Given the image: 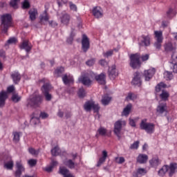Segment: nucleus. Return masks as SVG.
<instances>
[{
  "label": "nucleus",
  "mask_w": 177,
  "mask_h": 177,
  "mask_svg": "<svg viewBox=\"0 0 177 177\" xmlns=\"http://www.w3.org/2000/svg\"><path fill=\"white\" fill-rule=\"evenodd\" d=\"M93 78H95V73L93 71H85L78 78V82H80L84 86H91L93 84Z\"/></svg>",
  "instance_id": "nucleus-1"
},
{
  "label": "nucleus",
  "mask_w": 177,
  "mask_h": 177,
  "mask_svg": "<svg viewBox=\"0 0 177 177\" xmlns=\"http://www.w3.org/2000/svg\"><path fill=\"white\" fill-rule=\"evenodd\" d=\"M9 27H12V15L5 14L1 16V28L3 32H8Z\"/></svg>",
  "instance_id": "nucleus-2"
},
{
  "label": "nucleus",
  "mask_w": 177,
  "mask_h": 177,
  "mask_svg": "<svg viewBox=\"0 0 177 177\" xmlns=\"http://www.w3.org/2000/svg\"><path fill=\"white\" fill-rule=\"evenodd\" d=\"M42 103V96L39 95H32L28 100V107H39Z\"/></svg>",
  "instance_id": "nucleus-3"
},
{
  "label": "nucleus",
  "mask_w": 177,
  "mask_h": 177,
  "mask_svg": "<svg viewBox=\"0 0 177 177\" xmlns=\"http://www.w3.org/2000/svg\"><path fill=\"white\" fill-rule=\"evenodd\" d=\"M140 129H143L147 133H153L156 128V125L153 123L147 122V119H143L140 124Z\"/></svg>",
  "instance_id": "nucleus-4"
},
{
  "label": "nucleus",
  "mask_w": 177,
  "mask_h": 177,
  "mask_svg": "<svg viewBox=\"0 0 177 177\" xmlns=\"http://www.w3.org/2000/svg\"><path fill=\"white\" fill-rule=\"evenodd\" d=\"M127 125V121L120 119L116 121L114 124L113 132L115 135L118 138V139H121V131L123 127Z\"/></svg>",
  "instance_id": "nucleus-5"
},
{
  "label": "nucleus",
  "mask_w": 177,
  "mask_h": 177,
  "mask_svg": "<svg viewBox=\"0 0 177 177\" xmlns=\"http://www.w3.org/2000/svg\"><path fill=\"white\" fill-rule=\"evenodd\" d=\"M140 55L138 53L131 54L130 55V66L133 69L140 67Z\"/></svg>",
  "instance_id": "nucleus-6"
},
{
  "label": "nucleus",
  "mask_w": 177,
  "mask_h": 177,
  "mask_svg": "<svg viewBox=\"0 0 177 177\" xmlns=\"http://www.w3.org/2000/svg\"><path fill=\"white\" fill-rule=\"evenodd\" d=\"M84 107L86 111H91V110H92L93 109L94 110V113H99V110L100 109V106H99V104L95 103L94 101L86 102Z\"/></svg>",
  "instance_id": "nucleus-7"
},
{
  "label": "nucleus",
  "mask_w": 177,
  "mask_h": 177,
  "mask_svg": "<svg viewBox=\"0 0 177 177\" xmlns=\"http://www.w3.org/2000/svg\"><path fill=\"white\" fill-rule=\"evenodd\" d=\"M155 37L156 38V41L154 43V47L158 50L161 49V44H162V31H155Z\"/></svg>",
  "instance_id": "nucleus-8"
},
{
  "label": "nucleus",
  "mask_w": 177,
  "mask_h": 177,
  "mask_svg": "<svg viewBox=\"0 0 177 177\" xmlns=\"http://www.w3.org/2000/svg\"><path fill=\"white\" fill-rule=\"evenodd\" d=\"M139 45L140 46H150L151 37L150 35H142L139 37Z\"/></svg>",
  "instance_id": "nucleus-9"
},
{
  "label": "nucleus",
  "mask_w": 177,
  "mask_h": 177,
  "mask_svg": "<svg viewBox=\"0 0 177 177\" xmlns=\"http://www.w3.org/2000/svg\"><path fill=\"white\" fill-rule=\"evenodd\" d=\"M16 168L17 170L15 171V176L21 177V174L26 171V168H24V166H23L21 160H17L16 162Z\"/></svg>",
  "instance_id": "nucleus-10"
},
{
  "label": "nucleus",
  "mask_w": 177,
  "mask_h": 177,
  "mask_svg": "<svg viewBox=\"0 0 177 177\" xmlns=\"http://www.w3.org/2000/svg\"><path fill=\"white\" fill-rule=\"evenodd\" d=\"M90 46L91 44L89 43V39L86 35H83V37L82 39V49L83 52H84L85 53L86 52H88Z\"/></svg>",
  "instance_id": "nucleus-11"
},
{
  "label": "nucleus",
  "mask_w": 177,
  "mask_h": 177,
  "mask_svg": "<svg viewBox=\"0 0 177 177\" xmlns=\"http://www.w3.org/2000/svg\"><path fill=\"white\" fill-rule=\"evenodd\" d=\"M156 74V68H151L144 71V77L145 81H149L151 78H153V75Z\"/></svg>",
  "instance_id": "nucleus-12"
},
{
  "label": "nucleus",
  "mask_w": 177,
  "mask_h": 177,
  "mask_svg": "<svg viewBox=\"0 0 177 177\" xmlns=\"http://www.w3.org/2000/svg\"><path fill=\"white\" fill-rule=\"evenodd\" d=\"M156 74V68H151L144 71V77L145 81H149L151 78H153V75Z\"/></svg>",
  "instance_id": "nucleus-13"
},
{
  "label": "nucleus",
  "mask_w": 177,
  "mask_h": 177,
  "mask_svg": "<svg viewBox=\"0 0 177 177\" xmlns=\"http://www.w3.org/2000/svg\"><path fill=\"white\" fill-rule=\"evenodd\" d=\"M59 20L64 26H68L70 24V20H71V17L67 13H63L60 16Z\"/></svg>",
  "instance_id": "nucleus-14"
},
{
  "label": "nucleus",
  "mask_w": 177,
  "mask_h": 177,
  "mask_svg": "<svg viewBox=\"0 0 177 177\" xmlns=\"http://www.w3.org/2000/svg\"><path fill=\"white\" fill-rule=\"evenodd\" d=\"M93 15L95 19H102L103 16V9L99 6H95L93 8Z\"/></svg>",
  "instance_id": "nucleus-15"
},
{
  "label": "nucleus",
  "mask_w": 177,
  "mask_h": 177,
  "mask_svg": "<svg viewBox=\"0 0 177 177\" xmlns=\"http://www.w3.org/2000/svg\"><path fill=\"white\" fill-rule=\"evenodd\" d=\"M40 82H42L44 84V85L41 87L42 93H48L49 91H50V84H49V82H48V80L44 78L41 80H40Z\"/></svg>",
  "instance_id": "nucleus-16"
},
{
  "label": "nucleus",
  "mask_w": 177,
  "mask_h": 177,
  "mask_svg": "<svg viewBox=\"0 0 177 177\" xmlns=\"http://www.w3.org/2000/svg\"><path fill=\"white\" fill-rule=\"evenodd\" d=\"M94 78L100 85H106V75L104 73H100V75L94 73Z\"/></svg>",
  "instance_id": "nucleus-17"
},
{
  "label": "nucleus",
  "mask_w": 177,
  "mask_h": 177,
  "mask_svg": "<svg viewBox=\"0 0 177 177\" xmlns=\"http://www.w3.org/2000/svg\"><path fill=\"white\" fill-rule=\"evenodd\" d=\"M109 77L110 80H115L116 77H118V72L115 68V65L112 66L109 69Z\"/></svg>",
  "instance_id": "nucleus-18"
},
{
  "label": "nucleus",
  "mask_w": 177,
  "mask_h": 177,
  "mask_svg": "<svg viewBox=\"0 0 177 177\" xmlns=\"http://www.w3.org/2000/svg\"><path fill=\"white\" fill-rule=\"evenodd\" d=\"M62 81L65 85H70V84H74V77L71 75H64L62 77Z\"/></svg>",
  "instance_id": "nucleus-19"
},
{
  "label": "nucleus",
  "mask_w": 177,
  "mask_h": 177,
  "mask_svg": "<svg viewBox=\"0 0 177 177\" xmlns=\"http://www.w3.org/2000/svg\"><path fill=\"white\" fill-rule=\"evenodd\" d=\"M21 49H24L27 53L32 48V45L28 41H24L20 46Z\"/></svg>",
  "instance_id": "nucleus-20"
},
{
  "label": "nucleus",
  "mask_w": 177,
  "mask_h": 177,
  "mask_svg": "<svg viewBox=\"0 0 177 177\" xmlns=\"http://www.w3.org/2000/svg\"><path fill=\"white\" fill-rule=\"evenodd\" d=\"M59 174L64 177H75L70 172V170L65 167L59 168Z\"/></svg>",
  "instance_id": "nucleus-21"
},
{
  "label": "nucleus",
  "mask_w": 177,
  "mask_h": 177,
  "mask_svg": "<svg viewBox=\"0 0 177 177\" xmlns=\"http://www.w3.org/2000/svg\"><path fill=\"white\" fill-rule=\"evenodd\" d=\"M11 78L14 82V84H17L20 82V80H21V75L19 73V71H14L11 73Z\"/></svg>",
  "instance_id": "nucleus-22"
},
{
  "label": "nucleus",
  "mask_w": 177,
  "mask_h": 177,
  "mask_svg": "<svg viewBox=\"0 0 177 177\" xmlns=\"http://www.w3.org/2000/svg\"><path fill=\"white\" fill-rule=\"evenodd\" d=\"M8 99V92L1 91L0 92V107L5 106V102Z\"/></svg>",
  "instance_id": "nucleus-23"
},
{
  "label": "nucleus",
  "mask_w": 177,
  "mask_h": 177,
  "mask_svg": "<svg viewBox=\"0 0 177 177\" xmlns=\"http://www.w3.org/2000/svg\"><path fill=\"white\" fill-rule=\"evenodd\" d=\"M156 111L158 114H164V113H167V104H159L158 106H157Z\"/></svg>",
  "instance_id": "nucleus-24"
},
{
  "label": "nucleus",
  "mask_w": 177,
  "mask_h": 177,
  "mask_svg": "<svg viewBox=\"0 0 177 177\" xmlns=\"http://www.w3.org/2000/svg\"><path fill=\"white\" fill-rule=\"evenodd\" d=\"M131 84H133V85L138 86H140L142 84V82L140 80V73L139 72H136L134 74V77L133 78Z\"/></svg>",
  "instance_id": "nucleus-25"
},
{
  "label": "nucleus",
  "mask_w": 177,
  "mask_h": 177,
  "mask_svg": "<svg viewBox=\"0 0 177 177\" xmlns=\"http://www.w3.org/2000/svg\"><path fill=\"white\" fill-rule=\"evenodd\" d=\"M164 48L166 52H172V50L176 49V46L173 44L172 42L168 41L164 45Z\"/></svg>",
  "instance_id": "nucleus-26"
},
{
  "label": "nucleus",
  "mask_w": 177,
  "mask_h": 177,
  "mask_svg": "<svg viewBox=\"0 0 177 177\" xmlns=\"http://www.w3.org/2000/svg\"><path fill=\"white\" fill-rule=\"evenodd\" d=\"M147 160H149V156L146 154L140 153L137 157V162H139V164H145V162H147Z\"/></svg>",
  "instance_id": "nucleus-27"
},
{
  "label": "nucleus",
  "mask_w": 177,
  "mask_h": 177,
  "mask_svg": "<svg viewBox=\"0 0 177 177\" xmlns=\"http://www.w3.org/2000/svg\"><path fill=\"white\" fill-rule=\"evenodd\" d=\"M107 158V151H102V156L99 158V160L97 164V167H100L103 162H106V159Z\"/></svg>",
  "instance_id": "nucleus-28"
},
{
  "label": "nucleus",
  "mask_w": 177,
  "mask_h": 177,
  "mask_svg": "<svg viewBox=\"0 0 177 177\" xmlns=\"http://www.w3.org/2000/svg\"><path fill=\"white\" fill-rule=\"evenodd\" d=\"M131 110H132V104H129L123 109V111L122 112V115H124V117H128L129 115V113H131Z\"/></svg>",
  "instance_id": "nucleus-29"
},
{
  "label": "nucleus",
  "mask_w": 177,
  "mask_h": 177,
  "mask_svg": "<svg viewBox=\"0 0 177 177\" xmlns=\"http://www.w3.org/2000/svg\"><path fill=\"white\" fill-rule=\"evenodd\" d=\"M41 23H45L46 21H49V15L45 10L39 17Z\"/></svg>",
  "instance_id": "nucleus-30"
},
{
  "label": "nucleus",
  "mask_w": 177,
  "mask_h": 177,
  "mask_svg": "<svg viewBox=\"0 0 177 177\" xmlns=\"http://www.w3.org/2000/svg\"><path fill=\"white\" fill-rule=\"evenodd\" d=\"M37 15H38V11L37 9L33 8L29 10L30 19L34 21L37 19Z\"/></svg>",
  "instance_id": "nucleus-31"
},
{
  "label": "nucleus",
  "mask_w": 177,
  "mask_h": 177,
  "mask_svg": "<svg viewBox=\"0 0 177 177\" xmlns=\"http://www.w3.org/2000/svg\"><path fill=\"white\" fill-rule=\"evenodd\" d=\"M177 169V164L176 163H171L169 167V176H172L175 174V171Z\"/></svg>",
  "instance_id": "nucleus-32"
},
{
  "label": "nucleus",
  "mask_w": 177,
  "mask_h": 177,
  "mask_svg": "<svg viewBox=\"0 0 177 177\" xmlns=\"http://www.w3.org/2000/svg\"><path fill=\"white\" fill-rule=\"evenodd\" d=\"M110 102H111V97L109 96L108 95L102 96L101 102L103 106H107L108 104H109Z\"/></svg>",
  "instance_id": "nucleus-33"
},
{
  "label": "nucleus",
  "mask_w": 177,
  "mask_h": 177,
  "mask_svg": "<svg viewBox=\"0 0 177 177\" xmlns=\"http://www.w3.org/2000/svg\"><path fill=\"white\" fill-rule=\"evenodd\" d=\"M106 135H107V129L103 127H100L97 131L96 136H106Z\"/></svg>",
  "instance_id": "nucleus-34"
},
{
  "label": "nucleus",
  "mask_w": 177,
  "mask_h": 177,
  "mask_svg": "<svg viewBox=\"0 0 177 177\" xmlns=\"http://www.w3.org/2000/svg\"><path fill=\"white\" fill-rule=\"evenodd\" d=\"M149 163L152 167H158L161 164V161H160L158 157H155L149 160Z\"/></svg>",
  "instance_id": "nucleus-35"
},
{
  "label": "nucleus",
  "mask_w": 177,
  "mask_h": 177,
  "mask_svg": "<svg viewBox=\"0 0 177 177\" xmlns=\"http://www.w3.org/2000/svg\"><path fill=\"white\" fill-rule=\"evenodd\" d=\"M169 169V166H168V165L163 166L158 171V175H160V176H164V175H165V174H167V172H168Z\"/></svg>",
  "instance_id": "nucleus-36"
},
{
  "label": "nucleus",
  "mask_w": 177,
  "mask_h": 177,
  "mask_svg": "<svg viewBox=\"0 0 177 177\" xmlns=\"http://www.w3.org/2000/svg\"><path fill=\"white\" fill-rule=\"evenodd\" d=\"M164 88H167V84H165L164 82H160L158 84H157V86H156L155 91L157 93H158V92H162V89H164Z\"/></svg>",
  "instance_id": "nucleus-37"
},
{
  "label": "nucleus",
  "mask_w": 177,
  "mask_h": 177,
  "mask_svg": "<svg viewBox=\"0 0 177 177\" xmlns=\"http://www.w3.org/2000/svg\"><path fill=\"white\" fill-rule=\"evenodd\" d=\"M13 135V142L17 143L20 140V136L21 135V132L15 131L12 133Z\"/></svg>",
  "instance_id": "nucleus-38"
},
{
  "label": "nucleus",
  "mask_w": 177,
  "mask_h": 177,
  "mask_svg": "<svg viewBox=\"0 0 177 177\" xmlns=\"http://www.w3.org/2000/svg\"><path fill=\"white\" fill-rule=\"evenodd\" d=\"M164 78L167 81H171V80H172V78H174V75L172 74V72L165 71V73H164Z\"/></svg>",
  "instance_id": "nucleus-39"
},
{
  "label": "nucleus",
  "mask_w": 177,
  "mask_h": 177,
  "mask_svg": "<svg viewBox=\"0 0 177 177\" xmlns=\"http://www.w3.org/2000/svg\"><path fill=\"white\" fill-rule=\"evenodd\" d=\"M175 16V12H174V10L169 9V10L167 12L165 15V19H172Z\"/></svg>",
  "instance_id": "nucleus-40"
},
{
  "label": "nucleus",
  "mask_w": 177,
  "mask_h": 177,
  "mask_svg": "<svg viewBox=\"0 0 177 177\" xmlns=\"http://www.w3.org/2000/svg\"><path fill=\"white\" fill-rule=\"evenodd\" d=\"M64 164L65 165H66V167L71 168V169H73V168H75V163L72 160H68L64 162Z\"/></svg>",
  "instance_id": "nucleus-41"
},
{
  "label": "nucleus",
  "mask_w": 177,
  "mask_h": 177,
  "mask_svg": "<svg viewBox=\"0 0 177 177\" xmlns=\"http://www.w3.org/2000/svg\"><path fill=\"white\" fill-rule=\"evenodd\" d=\"M160 97L162 100H167L169 97V93L165 91H162V93L160 94Z\"/></svg>",
  "instance_id": "nucleus-42"
},
{
  "label": "nucleus",
  "mask_w": 177,
  "mask_h": 177,
  "mask_svg": "<svg viewBox=\"0 0 177 177\" xmlns=\"http://www.w3.org/2000/svg\"><path fill=\"white\" fill-rule=\"evenodd\" d=\"M63 73H64V68L61 66L55 70V75L56 77H60Z\"/></svg>",
  "instance_id": "nucleus-43"
},
{
  "label": "nucleus",
  "mask_w": 177,
  "mask_h": 177,
  "mask_svg": "<svg viewBox=\"0 0 177 177\" xmlns=\"http://www.w3.org/2000/svg\"><path fill=\"white\" fill-rule=\"evenodd\" d=\"M30 124L32 125H37V124H39V118L35 117L33 115L30 119Z\"/></svg>",
  "instance_id": "nucleus-44"
},
{
  "label": "nucleus",
  "mask_w": 177,
  "mask_h": 177,
  "mask_svg": "<svg viewBox=\"0 0 177 177\" xmlns=\"http://www.w3.org/2000/svg\"><path fill=\"white\" fill-rule=\"evenodd\" d=\"M138 120H139V118H136L135 119L129 118V125L133 128H135V127H136V122H138Z\"/></svg>",
  "instance_id": "nucleus-45"
},
{
  "label": "nucleus",
  "mask_w": 177,
  "mask_h": 177,
  "mask_svg": "<svg viewBox=\"0 0 177 177\" xmlns=\"http://www.w3.org/2000/svg\"><path fill=\"white\" fill-rule=\"evenodd\" d=\"M52 156H60V149L59 147H55L54 149H51Z\"/></svg>",
  "instance_id": "nucleus-46"
},
{
  "label": "nucleus",
  "mask_w": 177,
  "mask_h": 177,
  "mask_svg": "<svg viewBox=\"0 0 177 177\" xmlns=\"http://www.w3.org/2000/svg\"><path fill=\"white\" fill-rule=\"evenodd\" d=\"M139 141H135L133 144L130 145V150H138V149H139Z\"/></svg>",
  "instance_id": "nucleus-47"
},
{
  "label": "nucleus",
  "mask_w": 177,
  "mask_h": 177,
  "mask_svg": "<svg viewBox=\"0 0 177 177\" xmlns=\"http://www.w3.org/2000/svg\"><path fill=\"white\" fill-rule=\"evenodd\" d=\"M77 95L79 97H85V96H86V91H85V89H84V88H81L79 89Z\"/></svg>",
  "instance_id": "nucleus-48"
},
{
  "label": "nucleus",
  "mask_w": 177,
  "mask_h": 177,
  "mask_svg": "<svg viewBox=\"0 0 177 177\" xmlns=\"http://www.w3.org/2000/svg\"><path fill=\"white\" fill-rule=\"evenodd\" d=\"M4 168L6 169H13V160H10L4 164Z\"/></svg>",
  "instance_id": "nucleus-49"
},
{
  "label": "nucleus",
  "mask_w": 177,
  "mask_h": 177,
  "mask_svg": "<svg viewBox=\"0 0 177 177\" xmlns=\"http://www.w3.org/2000/svg\"><path fill=\"white\" fill-rule=\"evenodd\" d=\"M137 98H138V95L132 93H129L128 95L126 97L127 100H136V99Z\"/></svg>",
  "instance_id": "nucleus-50"
},
{
  "label": "nucleus",
  "mask_w": 177,
  "mask_h": 177,
  "mask_svg": "<svg viewBox=\"0 0 177 177\" xmlns=\"http://www.w3.org/2000/svg\"><path fill=\"white\" fill-rule=\"evenodd\" d=\"M170 67L173 73H174L175 74H177V63H175L174 62H170Z\"/></svg>",
  "instance_id": "nucleus-51"
},
{
  "label": "nucleus",
  "mask_w": 177,
  "mask_h": 177,
  "mask_svg": "<svg viewBox=\"0 0 177 177\" xmlns=\"http://www.w3.org/2000/svg\"><path fill=\"white\" fill-rule=\"evenodd\" d=\"M28 151L30 154H32V156H38V154H39V151L35 150L34 148H29Z\"/></svg>",
  "instance_id": "nucleus-52"
},
{
  "label": "nucleus",
  "mask_w": 177,
  "mask_h": 177,
  "mask_svg": "<svg viewBox=\"0 0 177 177\" xmlns=\"http://www.w3.org/2000/svg\"><path fill=\"white\" fill-rule=\"evenodd\" d=\"M19 2H20V0H11L10 2V6H12V8L16 9L17 8V3H19Z\"/></svg>",
  "instance_id": "nucleus-53"
},
{
  "label": "nucleus",
  "mask_w": 177,
  "mask_h": 177,
  "mask_svg": "<svg viewBox=\"0 0 177 177\" xmlns=\"http://www.w3.org/2000/svg\"><path fill=\"white\" fill-rule=\"evenodd\" d=\"M21 99V97L19 96L17 94H13L12 97V100L15 103H17V102H20V100Z\"/></svg>",
  "instance_id": "nucleus-54"
},
{
  "label": "nucleus",
  "mask_w": 177,
  "mask_h": 177,
  "mask_svg": "<svg viewBox=\"0 0 177 177\" xmlns=\"http://www.w3.org/2000/svg\"><path fill=\"white\" fill-rule=\"evenodd\" d=\"M69 8L71 10H73V12H77V6L71 1L69 2Z\"/></svg>",
  "instance_id": "nucleus-55"
},
{
  "label": "nucleus",
  "mask_w": 177,
  "mask_h": 177,
  "mask_svg": "<svg viewBox=\"0 0 177 177\" xmlns=\"http://www.w3.org/2000/svg\"><path fill=\"white\" fill-rule=\"evenodd\" d=\"M115 160L118 164H123V162H125V158H124V157H116Z\"/></svg>",
  "instance_id": "nucleus-56"
},
{
  "label": "nucleus",
  "mask_w": 177,
  "mask_h": 177,
  "mask_svg": "<svg viewBox=\"0 0 177 177\" xmlns=\"http://www.w3.org/2000/svg\"><path fill=\"white\" fill-rule=\"evenodd\" d=\"M28 164L30 167H35L37 165V160L30 159L28 161Z\"/></svg>",
  "instance_id": "nucleus-57"
},
{
  "label": "nucleus",
  "mask_w": 177,
  "mask_h": 177,
  "mask_svg": "<svg viewBox=\"0 0 177 177\" xmlns=\"http://www.w3.org/2000/svg\"><path fill=\"white\" fill-rule=\"evenodd\" d=\"M114 50H110L107 51L106 53H103L104 57H110V56L113 55Z\"/></svg>",
  "instance_id": "nucleus-58"
},
{
  "label": "nucleus",
  "mask_w": 177,
  "mask_h": 177,
  "mask_svg": "<svg viewBox=\"0 0 177 177\" xmlns=\"http://www.w3.org/2000/svg\"><path fill=\"white\" fill-rule=\"evenodd\" d=\"M22 8L23 9H28V8H30V2H28L27 0H25L22 3Z\"/></svg>",
  "instance_id": "nucleus-59"
},
{
  "label": "nucleus",
  "mask_w": 177,
  "mask_h": 177,
  "mask_svg": "<svg viewBox=\"0 0 177 177\" xmlns=\"http://www.w3.org/2000/svg\"><path fill=\"white\" fill-rule=\"evenodd\" d=\"M44 96L46 97V100H47V102H50V100H52V95H50V93H45Z\"/></svg>",
  "instance_id": "nucleus-60"
},
{
  "label": "nucleus",
  "mask_w": 177,
  "mask_h": 177,
  "mask_svg": "<svg viewBox=\"0 0 177 177\" xmlns=\"http://www.w3.org/2000/svg\"><path fill=\"white\" fill-rule=\"evenodd\" d=\"M149 57H150V55L149 54H145V55L141 56V60L142 62H146V61L149 60Z\"/></svg>",
  "instance_id": "nucleus-61"
},
{
  "label": "nucleus",
  "mask_w": 177,
  "mask_h": 177,
  "mask_svg": "<svg viewBox=\"0 0 177 177\" xmlns=\"http://www.w3.org/2000/svg\"><path fill=\"white\" fill-rule=\"evenodd\" d=\"M40 118H42V120H45L46 118H48L49 117V115L45 112H41L39 115Z\"/></svg>",
  "instance_id": "nucleus-62"
},
{
  "label": "nucleus",
  "mask_w": 177,
  "mask_h": 177,
  "mask_svg": "<svg viewBox=\"0 0 177 177\" xmlns=\"http://www.w3.org/2000/svg\"><path fill=\"white\" fill-rule=\"evenodd\" d=\"M17 42V39L15 37H11L8 40V44H16Z\"/></svg>",
  "instance_id": "nucleus-63"
},
{
  "label": "nucleus",
  "mask_w": 177,
  "mask_h": 177,
  "mask_svg": "<svg viewBox=\"0 0 177 177\" xmlns=\"http://www.w3.org/2000/svg\"><path fill=\"white\" fill-rule=\"evenodd\" d=\"M137 172L139 175H145L146 174V169L140 168Z\"/></svg>",
  "instance_id": "nucleus-64"
}]
</instances>
